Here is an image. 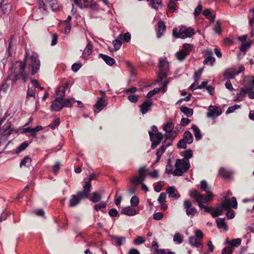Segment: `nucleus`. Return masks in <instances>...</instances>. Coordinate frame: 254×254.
<instances>
[{
  "label": "nucleus",
  "mask_w": 254,
  "mask_h": 254,
  "mask_svg": "<svg viewBox=\"0 0 254 254\" xmlns=\"http://www.w3.org/2000/svg\"><path fill=\"white\" fill-rule=\"evenodd\" d=\"M32 160L29 156L25 157L21 161L20 166L22 167L23 166L25 167H29L30 166Z\"/></svg>",
  "instance_id": "nucleus-38"
},
{
  "label": "nucleus",
  "mask_w": 254,
  "mask_h": 254,
  "mask_svg": "<svg viewBox=\"0 0 254 254\" xmlns=\"http://www.w3.org/2000/svg\"><path fill=\"white\" fill-rule=\"evenodd\" d=\"M191 128L193 130L195 139L197 140H199L202 137L200 129L194 125H192Z\"/></svg>",
  "instance_id": "nucleus-35"
},
{
  "label": "nucleus",
  "mask_w": 254,
  "mask_h": 254,
  "mask_svg": "<svg viewBox=\"0 0 254 254\" xmlns=\"http://www.w3.org/2000/svg\"><path fill=\"white\" fill-rule=\"evenodd\" d=\"M213 30L215 33L218 35H220L221 34V26L219 21H216V24L213 28Z\"/></svg>",
  "instance_id": "nucleus-43"
},
{
  "label": "nucleus",
  "mask_w": 254,
  "mask_h": 254,
  "mask_svg": "<svg viewBox=\"0 0 254 254\" xmlns=\"http://www.w3.org/2000/svg\"><path fill=\"white\" fill-rule=\"evenodd\" d=\"M180 111L188 117L191 116L193 114V110L186 106H182L180 107Z\"/></svg>",
  "instance_id": "nucleus-31"
},
{
  "label": "nucleus",
  "mask_w": 254,
  "mask_h": 254,
  "mask_svg": "<svg viewBox=\"0 0 254 254\" xmlns=\"http://www.w3.org/2000/svg\"><path fill=\"white\" fill-rule=\"evenodd\" d=\"M121 213L127 216H134L136 214V211L132 207L127 206L122 208Z\"/></svg>",
  "instance_id": "nucleus-21"
},
{
  "label": "nucleus",
  "mask_w": 254,
  "mask_h": 254,
  "mask_svg": "<svg viewBox=\"0 0 254 254\" xmlns=\"http://www.w3.org/2000/svg\"><path fill=\"white\" fill-rule=\"evenodd\" d=\"M99 56L106 62L107 64L109 65H112L115 63V61L113 58L107 55L100 54Z\"/></svg>",
  "instance_id": "nucleus-26"
},
{
  "label": "nucleus",
  "mask_w": 254,
  "mask_h": 254,
  "mask_svg": "<svg viewBox=\"0 0 254 254\" xmlns=\"http://www.w3.org/2000/svg\"><path fill=\"white\" fill-rule=\"evenodd\" d=\"M187 143H188L182 138L178 143L177 146L179 148L185 149L187 148Z\"/></svg>",
  "instance_id": "nucleus-56"
},
{
  "label": "nucleus",
  "mask_w": 254,
  "mask_h": 254,
  "mask_svg": "<svg viewBox=\"0 0 254 254\" xmlns=\"http://www.w3.org/2000/svg\"><path fill=\"white\" fill-rule=\"evenodd\" d=\"M150 139L152 142L151 148L154 149L160 143L163 139V134L158 131L156 126H152L151 130L148 132Z\"/></svg>",
  "instance_id": "nucleus-5"
},
{
  "label": "nucleus",
  "mask_w": 254,
  "mask_h": 254,
  "mask_svg": "<svg viewBox=\"0 0 254 254\" xmlns=\"http://www.w3.org/2000/svg\"><path fill=\"white\" fill-rule=\"evenodd\" d=\"M91 190V184L90 183H85L83 186V190L78 191L76 194L81 200L86 198H89V193Z\"/></svg>",
  "instance_id": "nucleus-11"
},
{
  "label": "nucleus",
  "mask_w": 254,
  "mask_h": 254,
  "mask_svg": "<svg viewBox=\"0 0 254 254\" xmlns=\"http://www.w3.org/2000/svg\"><path fill=\"white\" fill-rule=\"evenodd\" d=\"M131 35L129 32L126 33L125 34H120L113 42V44L115 51L118 50L123 42H128L130 39Z\"/></svg>",
  "instance_id": "nucleus-9"
},
{
  "label": "nucleus",
  "mask_w": 254,
  "mask_h": 254,
  "mask_svg": "<svg viewBox=\"0 0 254 254\" xmlns=\"http://www.w3.org/2000/svg\"><path fill=\"white\" fill-rule=\"evenodd\" d=\"M40 66V62L38 56L36 53H33L30 57V63L28 64V67L31 70V74L34 75L39 70Z\"/></svg>",
  "instance_id": "nucleus-7"
},
{
  "label": "nucleus",
  "mask_w": 254,
  "mask_h": 254,
  "mask_svg": "<svg viewBox=\"0 0 254 254\" xmlns=\"http://www.w3.org/2000/svg\"><path fill=\"white\" fill-rule=\"evenodd\" d=\"M153 103L151 100L147 99L140 106V110L142 114H146L150 110Z\"/></svg>",
  "instance_id": "nucleus-16"
},
{
  "label": "nucleus",
  "mask_w": 254,
  "mask_h": 254,
  "mask_svg": "<svg viewBox=\"0 0 254 254\" xmlns=\"http://www.w3.org/2000/svg\"><path fill=\"white\" fill-rule=\"evenodd\" d=\"M200 188L202 191H205L207 193V195L209 193H212L210 191L208 184L205 181H201L200 184Z\"/></svg>",
  "instance_id": "nucleus-33"
},
{
  "label": "nucleus",
  "mask_w": 254,
  "mask_h": 254,
  "mask_svg": "<svg viewBox=\"0 0 254 254\" xmlns=\"http://www.w3.org/2000/svg\"><path fill=\"white\" fill-rule=\"evenodd\" d=\"M251 45V41H249L247 43H243L241 47H240V50L242 52H246L248 49H249Z\"/></svg>",
  "instance_id": "nucleus-48"
},
{
  "label": "nucleus",
  "mask_w": 254,
  "mask_h": 254,
  "mask_svg": "<svg viewBox=\"0 0 254 254\" xmlns=\"http://www.w3.org/2000/svg\"><path fill=\"white\" fill-rule=\"evenodd\" d=\"M130 204L131 206H137L139 204V199L135 196H133L130 199Z\"/></svg>",
  "instance_id": "nucleus-51"
},
{
  "label": "nucleus",
  "mask_w": 254,
  "mask_h": 254,
  "mask_svg": "<svg viewBox=\"0 0 254 254\" xmlns=\"http://www.w3.org/2000/svg\"><path fill=\"white\" fill-rule=\"evenodd\" d=\"M233 250L230 247L224 248L222 251V254H232Z\"/></svg>",
  "instance_id": "nucleus-63"
},
{
  "label": "nucleus",
  "mask_w": 254,
  "mask_h": 254,
  "mask_svg": "<svg viewBox=\"0 0 254 254\" xmlns=\"http://www.w3.org/2000/svg\"><path fill=\"white\" fill-rule=\"evenodd\" d=\"M106 104L107 103L102 98L99 99L94 105V112L99 113L106 106Z\"/></svg>",
  "instance_id": "nucleus-20"
},
{
  "label": "nucleus",
  "mask_w": 254,
  "mask_h": 254,
  "mask_svg": "<svg viewBox=\"0 0 254 254\" xmlns=\"http://www.w3.org/2000/svg\"><path fill=\"white\" fill-rule=\"evenodd\" d=\"M190 196L194 199L198 203V205L200 209H203L205 212L211 213L215 211L217 208L212 207H208L205 206L203 203H206L212 199L213 195L212 193H209L207 196H205L203 194L200 193L198 191L193 190L189 192Z\"/></svg>",
  "instance_id": "nucleus-1"
},
{
  "label": "nucleus",
  "mask_w": 254,
  "mask_h": 254,
  "mask_svg": "<svg viewBox=\"0 0 254 254\" xmlns=\"http://www.w3.org/2000/svg\"><path fill=\"white\" fill-rule=\"evenodd\" d=\"M159 71L158 77L162 80L167 76V72L169 69V63L166 59H160L159 64Z\"/></svg>",
  "instance_id": "nucleus-8"
},
{
  "label": "nucleus",
  "mask_w": 254,
  "mask_h": 254,
  "mask_svg": "<svg viewBox=\"0 0 254 254\" xmlns=\"http://www.w3.org/2000/svg\"><path fill=\"white\" fill-rule=\"evenodd\" d=\"M65 90L63 88V87L62 88V86H59L56 90V93L57 95L63 97L65 95Z\"/></svg>",
  "instance_id": "nucleus-53"
},
{
  "label": "nucleus",
  "mask_w": 254,
  "mask_h": 254,
  "mask_svg": "<svg viewBox=\"0 0 254 254\" xmlns=\"http://www.w3.org/2000/svg\"><path fill=\"white\" fill-rule=\"evenodd\" d=\"M166 199V193L165 192H162L160 194L159 197L158 198L157 201L159 204L165 202Z\"/></svg>",
  "instance_id": "nucleus-52"
},
{
  "label": "nucleus",
  "mask_w": 254,
  "mask_h": 254,
  "mask_svg": "<svg viewBox=\"0 0 254 254\" xmlns=\"http://www.w3.org/2000/svg\"><path fill=\"white\" fill-rule=\"evenodd\" d=\"M63 108L62 104V98H57L52 102L51 109L52 111H58Z\"/></svg>",
  "instance_id": "nucleus-15"
},
{
  "label": "nucleus",
  "mask_w": 254,
  "mask_h": 254,
  "mask_svg": "<svg viewBox=\"0 0 254 254\" xmlns=\"http://www.w3.org/2000/svg\"><path fill=\"white\" fill-rule=\"evenodd\" d=\"M219 175L225 179H228L230 178L232 173L224 168H222L219 170Z\"/></svg>",
  "instance_id": "nucleus-39"
},
{
  "label": "nucleus",
  "mask_w": 254,
  "mask_h": 254,
  "mask_svg": "<svg viewBox=\"0 0 254 254\" xmlns=\"http://www.w3.org/2000/svg\"><path fill=\"white\" fill-rule=\"evenodd\" d=\"M217 226L219 229H223L225 230H228V226L225 222V218H218L216 219Z\"/></svg>",
  "instance_id": "nucleus-24"
},
{
  "label": "nucleus",
  "mask_w": 254,
  "mask_h": 254,
  "mask_svg": "<svg viewBox=\"0 0 254 254\" xmlns=\"http://www.w3.org/2000/svg\"><path fill=\"white\" fill-rule=\"evenodd\" d=\"M173 241L178 244H181L183 241V238L179 233H176L173 237Z\"/></svg>",
  "instance_id": "nucleus-46"
},
{
  "label": "nucleus",
  "mask_w": 254,
  "mask_h": 254,
  "mask_svg": "<svg viewBox=\"0 0 254 254\" xmlns=\"http://www.w3.org/2000/svg\"><path fill=\"white\" fill-rule=\"evenodd\" d=\"M111 238L112 244L118 246H121L123 244V242L125 241V237L112 236Z\"/></svg>",
  "instance_id": "nucleus-25"
},
{
  "label": "nucleus",
  "mask_w": 254,
  "mask_h": 254,
  "mask_svg": "<svg viewBox=\"0 0 254 254\" xmlns=\"http://www.w3.org/2000/svg\"><path fill=\"white\" fill-rule=\"evenodd\" d=\"M202 71L203 69L201 68H199L197 71L195 72L193 78L195 82H197L199 80L202 72Z\"/></svg>",
  "instance_id": "nucleus-54"
},
{
  "label": "nucleus",
  "mask_w": 254,
  "mask_h": 254,
  "mask_svg": "<svg viewBox=\"0 0 254 254\" xmlns=\"http://www.w3.org/2000/svg\"><path fill=\"white\" fill-rule=\"evenodd\" d=\"M240 107L241 106L239 105H234V106L229 107L226 113V114L233 113L235 110L240 108Z\"/></svg>",
  "instance_id": "nucleus-55"
},
{
  "label": "nucleus",
  "mask_w": 254,
  "mask_h": 254,
  "mask_svg": "<svg viewBox=\"0 0 254 254\" xmlns=\"http://www.w3.org/2000/svg\"><path fill=\"white\" fill-rule=\"evenodd\" d=\"M92 49V47L90 42H89L83 52V57L85 58L88 56L91 53Z\"/></svg>",
  "instance_id": "nucleus-40"
},
{
  "label": "nucleus",
  "mask_w": 254,
  "mask_h": 254,
  "mask_svg": "<svg viewBox=\"0 0 254 254\" xmlns=\"http://www.w3.org/2000/svg\"><path fill=\"white\" fill-rule=\"evenodd\" d=\"M215 61V59L214 57L209 56L204 60L203 64H209L212 66L213 65Z\"/></svg>",
  "instance_id": "nucleus-41"
},
{
  "label": "nucleus",
  "mask_w": 254,
  "mask_h": 254,
  "mask_svg": "<svg viewBox=\"0 0 254 254\" xmlns=\"http://www.w3.org/2000/svg\"><path fill=\"white\" fill-rule=\"evenodd\" d=\"M29 144L25 141L21 143L20 146L16 149V153H19L24 149H25L28 146Z\"/></svg>",
  "instance_id": "nucleus-47"
},
{
  "label": "nucleus",
  "mask_w": 254,
  "mask_h": 254,
  "mask_svg": "<svg viewBox=\"0 0 254 254\" xmlns=\"http://www.w3.org/2000/svg\"><path fill=\"white\" fill-rule=\"evenodd\" d=\"M182 156L184 157V159H188L190 158L192 156V151L189 149L184 151L181 153Z\"/></svg>",
  "instance_id": "nucleus-45"
},
{
  "label": "nucleus",
  "mask_w": 254,
  "mask_h": 254,
  "mask_svg": "<svg viewBox=\"0 0 254 254\" xmlns=\"http://www.w3.org/2000/svg\"><path fill=\"white\" fill-rule=\"evenodd\" d=\"M175 6L176 3L172 0H170L168 4V7L171 12H174L175 11Z\"/></svg>",
  "instance_id": "nucleus-57"
},
{
  "label": "nucleus",
  "mask_w": 254,
  "mask_h": 254,
  "mask_svg": "<svg viewBox=\"0 0 254 254\" xmlns=\"http://www.w3.org/2000/svg\"><path fill=\"white\" fill-rule=\"evenodd\" d=\"M27 98L33 97L34 99L35 98V90L34 89H31L28 88L27 92Z\"/></svg>",
  "instance_id": "nucleus-61"
},
{
  "label": "nucleus",
  "mask_w": 254,
  "mask_h": 254,
  "mask_svg": "<svg viewBox=\"0 0 254 254\" xmlns=\"http://www.w3.org/2000/svg\"><path fill=\"white\" fill-rule=\"evenodd\" d=\"M43 129L42 126H37L35 127L32 128L31 136H35L36 135V132Z\"/></svg>",
  "instance_id": "nucleus-60"
},
{
  "label": "nucleus",
  "mask_w": 254,
  "mask_h": 254,
  "mask_svg": "<svg viewBox=\"0 0 254 254\" xmlns=\"http://www.w3.org/2000/svg\"><path fill=\"white\" fill-rule=\"evenodd\" d=\"M80 201L78 196L76 194H73L69 199L68 206L70 207H74L77 205L80 202Z\"/></svg>",
  "instance_id": "nucleus-23"
},
{
  "label": "nucleus",
  "mask_w": 254,
  "mask_h": 254,
  "mask_svg": "<svg viewBox=\"0 0 254 254\" xmlns=\"http://www.w3.org/2000/svg\"><path fill=\"white\" fill-rule=\"evenodd\" d=\"M227 243L231 246L238 247L241 243V239L240 238L233 239L228 241Z\"/></svg>",
  "instance_id": "nucleus-42"
},
{
  "label": "nucleus",
  "mask_w": 254,
  "mask_h": 254,
  "mask_svg": "<svg viewBox=\"0 0 254 254\" xmlns=\"http://www.w3.org/2000/svg\"><path fill=\"white\" fill-rule=\"evenodd\" d=\"M222 113L221 109L218 107L215 106H209L207 113V116L208 118L215 119Z\"/></svg>",
  "instance_id": "nucleus-13"
},
{
  "label": "nucleus",
  "mask_w": 254,
  "mask_h": 254,
  "mask_svg": "<svg viewBox=\"0 0 254 254\" xmlns=\"http://www.w3.org/2000/svg\"><path fill=\"white\" fill-rule=\"evenodd\" d=\"M237 75L238 73H236V69L233 67L227 68L223 72L225 79H233Z\"/></svg>",
  "instance_id": "nucleus-17"
},
{
  "label": "nucleus",
  "mask_w": 254,
  "mask_h": 254,
  "mask_svg": "<svg viewBox=\"0 0 254 254\" xmlns=\"http://www.w3.org/2000/svg\"><path fill=\"white\" fill-rule=\"evenodd\" d=\"M145 239L142 236L137 237L133 241V243L136 245H139L145 242Z\"/></svg>",
  "instance_id": "nucleus-49"
},
{
  "label": "nucleus",
  "mask_w": 254,
  "mask_h": 254,
  "mask_svg": "<svg viewBox=\"0 0 254 254\" xmlns=\"http://www.w3.org/2000/svg\"><path fill=\"white\" fill-rule=\"evenodd\" d=\"M175 170L173 172L174 176H181L187 172L190 167L189 160L188 159H179L176 160Z\"/></svg>",
  "instance_id": "nucleus-3"
},
{
  "label": "nucleus",
  "mask_w": 254,
  "mask_h": 254,
  "mask_svg": "<svg viewBox=\"0 0 254 254\" xmlns=\"http://www.w3.org/2000/svg\"><path fill=\"white\" fill-rule=\"evenodd\" d=\"M183 139L188 144H191L193 141V136L192 134L189 131H186L184 132Z\"/></svg>",
  "instance_id": "nucleus-29"
},
{
  "label": "nucleus",
  "mask_w": 254,
  "mask_h": 254,
  "mask_svg": "<svg viewBox=\"0 0 254 254\" xmlns=\"http://www.w3.org/2000/svg\"><path fill=\"white\" fill-rule=\"evenodd\" d=\"M254 87L252 85L242 87L240 89L239 94L242 97L248 94L249 97L250 99H254V91H252Z\"/></svg>",
  "instance_id": "nucleus-14"
},
{
  "label": "nucleus",
  "mask_w": 254,
  "mask_h": 254,
  "mask_svg": "<svg viewBox=\"0 0 254 254\" xmlns=\"http://www.w3.org/2000/svg\"><path fill=\"white\" fill-rule=\"evenodd\" d=\"M237 201L236 197H233L231 199H225L224 200L221 205L217 207L214 212H212V216L215 217L217 216L221 215L223 211L229 208H237Z\"/></svg>",
  "instance_id": "nucleus-2"
},
{
  "label": "nucleus",
  "mask_w": 254,
  "mask_h": 254,
  "mask_svg": "<svg viewBox=\"0 0 254 254\" xmlns=\"http://www.w3.org/2000/svg\"><path fill=\"white\" fill-rule=\"evenodd\" d=\"M184 207L186 214L188 216L193 217L197 213L196 209L192 205V203L190 200H185L184 201Z\"/></svg>",
  "instance_id": "nucleus-12"
},
{
  "label": "nucleus",
  "mask_w": 254,
  "mask_h": 254,
  "mask_svg": "<svg viewBox=\"0 0 254 254\" xmlns=\"http://www.w3.org/2000/svg\"><path fill=\"white\" fill-rule=\"evenodd\" d=\"M166 191L170 197H176L178 198L180 197V195L175 187H169Z\"/></svg>",
  "instance_id": "nucleus-22"
},
{
  "label": "nucleus",
  "mask_w": 254,
  "mask_h": 254,
  "mask_svg": "<svg viewBox=\"0 0 254 254\" xmlns=\"http://www.w3.org/2000/svg\"><path fill=\"white\" fill-rule=\"evenodd\" d=\"M27 56L28 54L27 52H26L23 62H17L19 64L18 73H15L12 79L15 82L21 78L24 83H25L27 81V74L25 71V68L26 65V59Z\"/></svg>",
  "instance_id": "nucleus-6"
},
{
  "label": "nucleus",
  "mask_w": 254,
  "mask_h": 254,
  "mask_svg": "<svg viewBox=\"0 0 254 254\" xmlns=\"http://www.w3.org/2000/svg\"><path fill=\"white\" fill-rule=\"evenodd\" d=\"M157 36L158 38H160L165 33L166 30V27L164 22L160 20L157 24Z\"/></svg>",
  "instance_id": "nucleus-18"
},
{
  "label": "nucleus",
  "mask_w": 254,
  "mask_h": 254,
  "mask_svg": "<svg viewBox=\"0 0 254 254\" xmlns=\"http://www.w3.org/2000/svg\"><path fill=\"white\" fill-rule=\"evenodd\" d=\"M149 3H150L152 8L157 9L161 5V0H146Z\"/></svg>",
  "instance_id": "nucleus-37"
},
{
  "label": "nucleus",
  "mask_w": 254,
  "mask_h": 254,
  "mask_svg": "<svg viewBox=\"0 0 254 254\" xmlns=\"http://www.w3.org/2000/svg\"><path fill=\"white\" fill-rule=\"evenodd\" d=\"M60 124V119L59 118H57L55 120L54 122L52 124L49 125V127L52 129H55L56 127H57Z\"/></svg>",
  "instance_id": "nucleus-59"
},
{
  "label": "nucleus",
  "mask_w": 254,
  "mask_h": 254,
  "mask_svg": "<svg viewBox=\"0 0 254 254\" xmlns=\"http://www.w3.org/2000/svg\"><path fill=\"white\" fill-rule=\"evenodd\" d=\"M155 254H168L170 251H166L164 249L155 248Z\"/></svg>",
  "instance_id": "nucleus-64"
},
{
  "label": "nucleus",
  "mask_w": 254,
  "mask_h": 254,
  "mask_svg": "<svg viewBox=\"0 0 254 254\" xmlns=\"http://www.w3.org/2000/svg\"><path fill=\"white\" fill-rule=\"evenodd\" d=\"M195 34L194 29L191 27L182 26L179 31L176 28L173 30V35L177 38L185 39L190 38Z\"/></svg>",
  "instance_id": "nucleus-4"
},
{
  "label": "nucleus",
  "mask_w": 254,
  "mask_h": 254,
  "mask_svg": "<svg viewBox=\"0 0 254 254\" xmlns=\"http://www.w3.org/2000/svg\"><path fill=\"white\" fill-rule=\"evenodd\" d=\"M187 56V55L183 53L181 51H180L176 53L177 58L180 61H184Z\"/></svg>",
  "instance_id": "nucleus-50"
},
{
  "label": "nucleus",
  "mask_w": 254,
  "mask_h": 254,
  "mask_svg": "<svg viewBox=\"0 0 254 254\" xmlns=\"http://www.w3.org/2000/svg\"><path fill=\"white\" fill-rule=\"evenodd\" d=\"M168 84V81H165L163 84V87L161 88H154L153 90L150 91L147 95V98H150L153 96L155 94L159 93L161 89L163 90V92L164 93L166 91L167 86Z\"/></svg>",
  "instance_id": "nucleus-19"
},
{
  "label": "nucleus",
  "mask_w": 254,
  "mask_h": 254,
  "mask_svg": "<svg viewBox=\"0 0 254 254\" xmlns=\"http://www.w3.org/2000/svg\"><path fill=\"white\" fill-rule=\"evenodd\" d=\"M81 66L82 64L80 63H75L72 64L71 66V69L73 71L76 72L79 70V69L81 67Z\"/></svg>",
  "instance_id": "nucleus-62"
},
{
  "label": "nucleus",
  "mask_w": 254,
  "mask_h": 254,
  "mask_svg": "<svg viewBox=\"0 0 254 254\" xmlns=\"http://www.w3.org/2000/svg\"><path fill=\"white\" fill-rule=\"evenodd\" d=\"M10 124L9 123L4 125L2 129L1 134L3 136L9 135L11 134V129H10Z\"/></svg>",
  "instance_id": "nucleus-27"
},
{
  "label": "nucleus",
  "mask_w": 254,
  "mask_h": 254,
  "mask_svg": "<svg viewBox=\"0 0 254 254\" xmlns=\"http://www.w3.org/2000/svg\"><path fill=\"white\" fill-rule=\"evenodd\" d=\"M139 96L135 95L128 96L127 99L132 103H136L138 100Z\"/></svg>",
  "instance_id": "nucleus-58"
},
{
  "label": "nucleus",
  "mask_w": 254,
  "mask_h": 254,
  "mask_svg": "<svg viewBox=\"0 0 254 254\" xmlns=\"http://www.w3.org/2000/svg\"><path fill=\"white\" fill-rule=\"evenodd\" d=\"M138 176L133 177L131 180V183L134 185L141 184L144 181L145 175V167H141L138 171Z\"/></svg>",
  "instance_id": "nucleus-10"
},
{
  "label": "nucleus",
  "mask_w": 254,
  "mask_h": 254,
  "mask_svg": "<svg viewBox=\"0 0 254 254\" xmlns=\"http://www.w3.org/2000/svg\"><path fill=\"white\" fill-rule=\"evenodd\" d=\"M189 243L191 246L196 248L199 247L200 246H202L199 241L194 236H192L190 238Z\"/></svg>",
  "instance_id": "nucleus-32"
},
{
  "label": "nucleus",
  "mask_w": 254,
  "mask_h": 254,
  "mask_svg": "<svg viewBox=\"0 0 254 254\" xmlns=\"http://www.w3.org/2000/svg\"><path fill=\"white\" fill-rule=\"evenodd\" d=\"M173 128H174V124L171 121L168 122L163 127V129L166 132H167L168 131H170L172 129H173Z\"/></svg>",
  "instance_id": "nucleus-44"
},
{
  "label": "nucleus",
  "mask_w": 254,
  "mask_h": 254,
  "mask_svg": "<svg viewBox=\"0 0 254 254\" xmlns=\"http://www.w3.org/2000/svg\"><path fill=\"white\" fill-rule=\"evenodd\" d=\"M169 145L170 144H168L167 145H163L159 149H158L156 152L157 161H158L159 160L160 157L164 153L167 147H168Z\"/></svg>",
  "instance_id": "nucleus-34"
},
{
  "label": "nucleus",
  "mask_w": 254,
  "mask_h": 254,
  "mask_svg": "<svg viewBox=\"0 0 254 254\" xmlns=\"http://www.w3.org/2000/svg\"><path fill=\"white\" fill-rule=\"evenodd\" d=\"M193 47V46L191 44L185 43L183 46L182 50L181 51L186 55H188L190 54Z\"/></svg>",
  "instance_id": "nucleus-30"
},
{
  "label": "nucleus",
  "mask_w": 254,
  "mask_h": 254,
  "mask_svg": "<svg viewBox=\"0 0 254 254\" xmlns=\"http://www.w3.org/2000/svg\"><path fill=\"white\" fill-rule=\"evenodd\" d=\"M89 199L93 203H97L101 200L102 196L100 194L97 192H94L91 196H89Z\"/></svg>",
  "instance_id": "nucleus-28"
},
{
  "label": "nucleus",
  "mask_w": 254,
  "mask_h": 254,
  "mask_svg": "<svg viewBox=\"0 0 254 254\" xmlns=\"http://www.w3.org/2000/svg\"><path fill=\"white\" fill-rule=\"evenodd\" d=\"M74 102L75 101L72 99H63L62 98V104L63 107H70Z\"/></svg>",
  "instance_id": "nucleus-36"
}]
</instances>
